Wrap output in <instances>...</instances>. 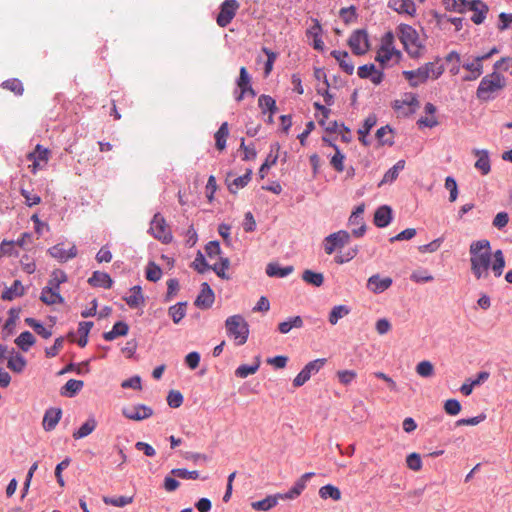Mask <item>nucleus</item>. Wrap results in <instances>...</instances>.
Here are the masks:
<instances>
[{"instance_id": "obj_3", "label": "nucleus", "mask_w": 512, "mask_h": 512, "mask_svg": "<svg viewBox=\"0 0 512 512\" xmlns=\"http://www.w3.org/2000/svg\"><path fill=\"white\" fill-rule=\"evenodd\" d=\"M226 333L234 338L236 345L241 346L246 343L249 336V325L240 314L229 316L225 321Z\"/></svg>"}, {"instance_id": "obj_4", "label": "nucleus", "mask_w": 512, "mask_h": 512, "mask_svg": "<svg viewBox=\"0 0 512 512\" xmlns=\"http://www.w3.org/2000/svg\"><path fill=\"white\" fill-rule=\"evenodd\" d=\"M404 49L412 58H419L425 51L427 34H397Z\"/></svg>"}, {"instance_id": "obj_54", "label": "nucleus", "mask_w": 512, "mask_h": 512, "mask_svg": "<svg viewBox=\"0 0 512 512\" xmlns=\"http://www.w3.org/2000/svg\"><path fill=\"white\" fill-rule=\"evenodd\" d=\"M319 495L322 499L331 498L334 501L340 500L341 492L334 485L326 484L319 489Z\"/></svg>"}, {"instance_id": "obj_7", "label": "nucleus", "mask_w": 512, "mask_h": 512, "mask_svg": "<svg viewBox=\"0 0 512 512\" xmlns=\"http://www.w3.org/2000/svg\"><path fill=\"white\" fill-rule=\"evenodd\" d=\"M351 234L346 230H339L324 238L323 246L326 254L330 255L335 250L344 247L350 242Z\"/></svg>"}, {"instance_id": "obj_34", "label": "nucleus", "mask_w": 512, "mask_h": 512, "mask_svg": "<svg viewBox=\"0 0 512 512\" xmlns=\"http://www.w3.org/2000/svg\"><path fill=\"white\" fill-rule=\"evenodd\" d=\"M20 311H21L20 308H15V307L11 308L8 311L9 317L6 320V322L3 326V329H2L3 338H7L14 334L15 324H16L17 319L19 318Z\"/></svg>"}, {"instance_id": "obj_51", "label": "nucleus", "mask_w": 512, "mask_h": 512, "mask_svg": "<svg viewBox=\"0 0 512 512\" xmlns=\"http://www.w3.org/2000/svg\"><path fill=\"white\" fill-rule=\"evenodd\" d=\"M40 300L46 305L63 304L65 301L59 291L45 292V288L41 291Z\"/></svg>"}, {"instance_id": "obj_28", "label": "nucleus", "mask_w": 512, "mask_h": 512, "mask_svg": "<svg viewBox=\"0 0 512 512\" xmlns=\"http://www.w3.org/2000/svg\"><path fill=\"white\" fill-rule=\"evenodd\" d=\"M129 332V325L124 321H117L114 323L112 329L103 333L105 341H113L118 337L126 336Z\"/></svg>"}, {"instance_id": "obj_40", "label": "nucleus", "mask_w": 512, "mask_h": 512, "mask_svg": "<svg viewBox=\"0 0 512 512\" xmlns=\"http://www.w3.org/2000/svg\"><path fill=\"white\" fill-rule=\"evenodd\" d=\"M302 280L313 287H320L324 283V275L310 269H306L302 273Z\"/></svg>"}, {"instance_id": "obj_46", "label": "nucleus", "mask_w": 512, "mask_h": 512, "mask_svg": "<svg viewBox=\"0 0 512 512\" xmlns=\"http://www.w3.org/2000/svg\"><path fill=\"white\" fill-rule=\"evenodd\" d=\"M258 106L262 110L263 114L269 112V114L274 115L277 112L276 101L269 95H260L258 98Z\"/></svg>"}, {"instance_id": "obj_24", "label": "nucleus", "mask_w": 512, "mask_h": 512, "mask_svg": "<svg viewBox=\"0 0 512 512\" xmlns=\"http://www.w3.org/2000/svg\"><path fill=\"white\" fill-rule=\"evenodd\" d=\"M68 281L67 274L61 269H54L51 278L45 286V292L59 291L60 285Z\"/></svg>"}, {"instance_id": "obj_23", "label": "nucleus", "mask_w": 512, "mask_h": 512, "mask_svg": "<svg viewBox=\"0 0 512 512\" xmlns=\"http://www.w3.org/2000/svg\"><path fill=\"white\" fill-rule=\"evenodd\" d=\"M26 365L27 361L25 357L16 352L14 348H11L7 367L15 373H21L25 369Z\"/></svg>"}, {"instance_id": "obj_52", "label": "nucleus", "mask_w": 512, "mask_h": 512, "mask_svg": "<svg viewBox=\"0 0 512 512\" xmlns=\"http://www.w3.org/2000/svg\"><path fill=\"white\" fill-rule=\"evenodd\" d=\"M0 87L13 92L16 96H21L24 93L23 83L18 78L5 80L0 84Z\"/></svg>"}, {"instance_id": "obj_11", "label": "nucleus", "mask_w": 512, "mask_h": 512, "mask_svg": "<svg viewBox=\"0 0 512 512\" xmlns=\"http://www.w3.org/2000/svg\"><path fill=\"white\" fill-rule=\"evenodd\" d=\"M369 34H351L347 40V44L350 47L354 55H364L370 50V41L368 39Z\"/></svg>"}, {"instance_id": "obj_8", "label": "nucleus", "mask_w": 512, "mask_h": 512, "mask_svg": "<svg viewBox=\"0 0 512 512\" xmlns=\"http://www.w3.org/2000/svg\"><path fill=\"white\" fill-rule=\"evenodd\" d=\"M50 154V150L41 144H37L34 150L27 154V160L32 162L30 167L33 174H36L43 165L47 164Z\"/></svg>"}, {"instance_id": "obj_63", "label": "nucleus", "mask_w": 512, "mask_h": 512, "mask_svg": "<svg viewBox=\"0 0 512 512\" xmlns=\"http://www.w3.org/2000/svg\"><path fill=\"white\" fill-rule=\"evenodd\" d=\"M359 252V247L355 245L350 247L344 254H338L334 257V261L337 264H344L354 259Z\"/></svg>"}, {"instance_id": "obj_26", "label": "nucleus", "mask_w": 512, "mask_h": 512, "mask_svg": "<svg viewBox=\"0 0 512 512\" xmlns=\"http://www.w3.org/2000/svg\"><path fill=\"white\" fill-rule=\"evenodd\" d=\"M294 271L292 265L281 266L277 262H271L266 266V274L273 278H284Z\"/></svg>"}, {"instance_id": "obj_47", "label": "nucleus", "mask_w": 512, "mask_h": 512, "mask_svg": "<svg viewBox=\"0 0 512 512\" xmlns=\"http://www.w3.org/2000/svg\"><path fill=\"white\" fill-rule=\"evenodd\" d=\"M252 177V169H247L245 174L239 176L233 180L231 184L228 185V190L232 194L237 193V189L244 188L251 181Z\"/></svg>"}, {"instance_id": "obj_64", "label": "nucleus", "mask_w": 512, "mask_h": 512, "mask_svg": "<svg viewBox=\"0 0 512 512\" xmlns=\"http://www.w3.org/2000/svg\"><path fill=\"white\" fill-rule=\"evenodd\" d=\"M416 372L421 377L429 378L434 374V366L430 361L423 360L417 364Z\"/></svg>"}, {"instance_id": "obj_27", "label": "nucleus", "mask_w": 512, "mask_h": 512, "mask_svg": "<svg viewBox=\"0 0 512 512\" xmlns=\"http://www.w3.org/2000/svg\"><path fill=\"white\" fill-rule=\"evenodd\" d=\"M377 117L375 114H369L368 117L364 120L362 127L358 130L359 141L364 146H369L370 141L367 139L368 134L371 129L376 125Z\"/></svg>"}, {"instance_id": "obj_42", "label": "nucleus", "mask_w": 512, "mask_h": 512, "mask_svg": "<svg viewBox=\"0 0 512 512\" xmlns=\"http://www.w3.org/2000/svg\"><path fill=\"white\" fill-rule=\"evenodd\" d=\"M260 367V357H255V362L253 364H242L237 367L235 370V376L238 378H246L252 374H255Z\"/></svg>"}, {"instance_id": "obj_18", "label": "nucleus", "mask_w": 512, "mask_h": 512, "mask_svg": "<svg viewBox=\"0 0 512 512\" xmlns=\"http://www.w3.org/2000/svg\"><path fill=\"white\" fill-rule=\"evenodd\" d=\"M280 144L278 142H274L270 144V151L259 168V176L261 179H264L267 171L271 168V166L277 163L279 158Z\"/></svg>"}, {"instance_id": "obj_41", "label": "nucleus", "mask_w": 512, "mask_h": 512, "mask_svg": "<svg viewBox=\"0 0 512 512\" xmlns=\"http://www.w3.org/2000/svg\"><path fill=\"white\" fill-rule=\"evenodd\" d=\"M229 135V126L227 122H223L214 135L215 147L217 150L222 151L226 148V141Z\"/></svg>"}, {"instance_id": "obj_9", "label": "nucleus", "mask_w": 512, "mask_h": 512, "mask_svg": "<svg viewBox=\"0 0 512 512\" xmlns=\"http://www.w3.org/2000/svg\"><path fill=\"white\" fill-rule=\"evenodd\" d=\"M239 8L240 4L237 0H225L220 6V11L216 18L217 24L220 27H226L234 18Z\"/></svg>"}, {"instance_id": "obj_48", "label": "nucleus", "mask_w": 512, "mask_h": 512, "mask_svg": "<svg viewBox=\"0 0 512 512\" xmlns=\"http://www.w3.org/2000/svg\"><path fill=\"white\" fill-rule=\"evenodd\" d=\"M90 371L89 361H83L79 364L70 362L67 364L60 372L59 375L68 373V372H75L77 375H84L87 374Z\"/></svg>"}, {"instance_id": "obj_16", "label": "nucleus", "mask_w": 512, "mask_h": 512, "mask_svg": "<svg viewBox=\"0 0 512 512\" xmlns=\"http://www.w3.org/2000/svg\"><path fill=\"white\" fill-rule=\"evenodd\" d=\"M393 220V210L389 205L379 206L374 213L373 223L378 228H385Z\"/></svg>"}, {"instance_id": "obj_44", "label": "nucleus", "mask_w": 512, "mask_h": 512, "mask_svg": "<svg viewBox=\"0 0 512 512\" xmlns=\"http://www.w3.org/2000/svg\"><path fill=\"white\" fill-rule=\"evenodd\" d=\"M393 56L400 57L401 52L398 51L397 49L379 48L375 60L380 64L381 68L384 69Z\"/></svg>"}, {"instance_id": "obj_19", "label": "nucleus", "mask_w": 512, "mask_h": 512, "mask_svg": "<svg viewBox=\"0 0 512 512\" xmlns=\"http://www.w3.org/2000/svg\"><path fill=\"white\" fill-rule=\"evenodd\" d=\"M393 281L390 277L382 278L379 274H375L369 277L367 281V288L375 294H380L387 290Z\"/></svg>"}, {"instance_id": "obj_62", "label": "nucleus", "mask_w": 512, "mask_h": 512, "mask_svg": "<svg viewBox=\"0 0 512 512\" xmlns=\"http://www.w3.org/2000/svg\"><path fill=\"white\" fill-rule=\"evenodd\" d=\"M239 150H242L244 152V155L242 157L243 161H251L254 160L257 156V151L255 149L254 143H250L249 145H246L245 138H241V143Z\"/></svg>"}, {"instance_id": "obj_36", "label": "nucleus", "mask_w": 512, "mask_h": 512, "mask_svg": "<svg viewBox=\"0 0 512 512\" xmlns=\"http://www.w3.org/2000/svg\"><path fill=\"white\" fill-rule=\"evenodd\" d=\"M131 295L124 297V301L130 308H137L144 303L145 298L140 285H135L130 289Z\"/></svg>"}, {"instance_id": "obj_1", "label": "nucleus", "mask_w": 512, "mask_h": 512, "mask_svg": "<svg viewBox=\"0 0 512 512\" xmlns=\"http://www.w3.org/2000/svg\"><path fill=\"white\" fill-rule=\"evenodd\" d=\"M471 272L477 279L487 278L491 265V243L487 239L473 241L469 247Z\"/></svg>"}, {"instance_id": "obj_32", "label": "nucleus", "mask_w": 512, "mask_h": 512, "mask_svg": "<svg viewBox=\"0 0 512 512\" xmlns=\"http://www.w3.org/2000/svg\"><path fill=\"white\" fill-rule=\"evenodd\" d=\"M25 294V288L20 280H14L12 285L6 288L2 294L1 299L3 301H12L16 297H21Z\"/></svg>"}, {"instance_id": "obj_13", "label": "nucleus", "mask_w": 512, "mask_h": 512, "mask_svg": "<svg viewBox=\"0 0 512 512\" xmlns=\"http://www.w3.org/2000/svg\"><path fill=\"white\" fill-rule=\"evenodd\" d=\"M498 50L494 47L488 53L477 56L474 61L463 64V68L473 73V77H464L465 81L476 80L483 72L481 62L488 59L492 54L497 53Z\"/></svg>"}, {"instance_id": "obj_21", "label": "nucleus", "mask_w": 512, "mask_h": 512, "mask_svg": "<svg viewBox=\"0 0 512 512\" xmlns=\"http://www.w3.org/2000/svg\"><path fill=\"white\" fill-rule=\"evenodd\" d=\"M87 282L92 287H102L104 289L112 288L114 283L108 273L101 271H94Z\"/></svg>"}, {"instance_id": "obj_10", "label": "nucleus", "mask_w": 512, "mask_h": 512, "mask_svg": "<svg viewBox=\"0 0 512 512\" xmlns=\"http://www.w3.org/2000/svg\"><path fill=\"white\" fill-rule=\"evenodd\" d=\"M122 415L129 420L141 421L151 417L153 409L144 404H136L122 408Z\"/></svg>"}, {"instance_id": "obj_20", "label": "nucleus", "mask_w": 512, "mask_h": 512, "mask_svg": "<svg viewBox=\"0 0 512 512\" xmlns=\"http://www.w3.org/2000/svg\"><path fill=\"white\" fill-rule=\"evenodd\" d=\"M237 87L239 88V94L235 95V99L237 102L243 100L244 96L247 93V90L250 89L251 77L246 69V67H241L239 70V77L236 80Z\"/></svg>"}, {"instance_id": "obj_57", "label": "nucleus", "mask_w": 512, "mask_h": 512, "mask_svg": "<svg viewBox=\"0 0 512 512\" xmlns=\"http://www.w3.org/2000/svg\"><path fill=\"white\" fill-rule=\"evenodd\" d=\"M471 1L467 0H443V5L448 10H453L457 12H465L469 9Z\"/></svg>"}, {"instance_id": "obj_5", "label": "nucleus", "mask_w": 512, "mask_h": 512, "mask_svg": "<svg viewBox=\"0 0 512 512\" xmlns=\"http://www.w3.org/2000/svg\"><path fill=\"white\" fill-rule=\"evenodd\" d=\"M148 233L164 244L171 243L173 239L172 233L167 226L164 217L159 212L154 214L150 222Z\"/></svg>"}, {"instance_id": "obj_43", "label": "nucleus", "mask_w": 512, "mask_h": 512, "mask_svg": "<svg viewBox=\"0 0 512 512\" xmlns=\"http://www.w3.org/2000/svg\"><path fill=\"white\" fill-rule=\"evenodd\" d=\"M303 324L304 323H303V319L301 316L290 317L286 321L280 322L278 324V331L281 334H287L293 328H302Z\"/></svg>"}, {"instance_id": "obj_50", "label": "nucleus", "mask_w": 512, "mask_h": 512, "mask_svg": "<svg viewBox=\"0 0 512 512\" xmlns=\"http://www.w3.org/2000/svg\"><path fill=\"white\" fill-rule=\"evenodd\" d=\"M92 321H82L79 323L78 326V334L79 339L77 341V344L79 347L84 348L88 343V336L90 333L91 328L93 327Z\"/></svg>"}, {"instance_id": "obj_53", "label": "nucleus", "mask_w": 512, "mask_h": 512, "mask_svg": "<svg viewBox=\"0 0 512 512\" xmlns=\"http://www.w3.org/2000/svg\"><path fill=\"white\" fill-rule=\"evenodd\" d=\"M351 309L347 305H337L334 306L330 313L328 320L332 325H335L341 318L348 315Z\"/></svg>"}, {"instance_id": "obj_31", "label": "nucleus", "mask_w": 512, "mask_h": 512, "mask_svg": "<svg viewBox=\"0 0 512 512\" xmlns=\"http://www.w3.org/2000/svg\"><path fill=\"white\" fill-rule=\"evenodd\" d=\"M84 382L82 380L70 379L60 389L61 396L73 398L83 388Z\"/></svg>"}, {"instance_id": "obj_61", "label": "nucleus", "mask_w": 512, "mask_h": 512, "mask_svg": "<svg viewBox=\"0 0 512 512\" xmlns=\"http://www.w3.org/2000/svg\"><path fill=\"white\" fill-rule=\"evenodd\" d=\"M388 132L389 133L393 132V129L389 125L380 127L376 131L375 137H376L379 145H382V146H384V145L392 146L394 144L393 138H385V135Z\"/></svg>"}, {"instance_id": "obj_55", "label": "nucleus", "mask_w": 512, "mask_h": 512, "mask_svg": "<svg viewBox=\"0 0 512 512\" xmlns=\"http://www.w3.org/2000/svg\"><path fill=\"white\" fill-rule=\"evenodd\" d=\"M162 276V269L153 261H149L145 269V277L150 282H157Z\"/></svg>"}, {"instance_id": "obj_15", "label": "nucleus", "mask_w": 512, "mask_h": 512, "mask_svg": "<svg viewBox=\"0 0 512 512\" xmlns=\"http://www.w3.org/2000/svg\"><path fill=\"white\" fill-rule=\"evenodd\" d=\"M314 475L315 473L313 472H307L303 474L299 479L296 480V482L293 484L289 491L281 493L282 499L293 500L299 497L303 490L305 489L307 481L311 479Z\"/></svg>"}, {"instance_id": "obj_37", "label": "nucleus", "mask_w": 512, "mask_h": 512, "mask_svg": "<svg viewBox=\"0 0 512 512\" xmlns=\"http://www.w3.org/2000/svg\"><path fill=\"white\" fill-rule=\"evenodd\" d=\"M96 427L97 421L93 416H91L79 427V429L73 432V438L75 440L85 438L90 435Z\"/></svg>"}, {"instance_id": "obj_59", "label": "nucleus", "mask_w": 512, "mask_h": 512, "mask_svg": "<svg viewBox=\"0 0 512 512\" xmlns=\"http://www.w3.org/2000/svg\"><path fill=\"white\" fill-rule=\"evenodd\" d=\"M335 154L330 159V164L335 171L341 173L344 171L345 155L341 152L339 146H334Z\"/></svg>"}, {"instance_id": "obj_58", "label": "nucleus", "mask_w": 512, "mask_h": 512, "mask_svg": "<svg viewBox=\"0 0 512 512\" xmlns=\"http://www.w3.org/2000/svg\"><path fill=\"white\" fill-rule=\"evenodd\" d=\"M191 267L199 274H204L211 269V265L208 264L201 251L197 252L195 260L191 263Z\"/></svg>"}, {"instance_id": "obj_45", "label": "nucleus", "mask_w": 512, "mask_h": 512, "mask_svg": "<svg viewBox=\"0 0 512 512\" xmlns=\"http://www.w3.org/2000/svg\"><path fill=\"white\" fill-rule=\"evenodd\" d=\"M25 323L44 339H48L52 336V331L47 329L42 322L35 318L28 317L25 319Z\"/></svg>"}, {"instance_id": "obj_22", "label": "nucleus", "mask_w": 512, "mask_h": 512, "mask_svg": "<svg viewBox=\"0 0 512 512\" xmlns=\"http://www.w3.org/2000/svg\"><path fill=\"white\" fill-rule=\"evenodd\" d=\"M388 6L399 14L414 16L416 7L412 0H389Z\"/></svg>"}, {"instance_id": "obj_2", "label": "nucleus", "mask_w": 512, "mask_h": 512, "mask_svg": "<svg viewBox=\"0 0 512 512\" xmlns=\"http://www.w3.org/2000/svg\"><path fill=\"white\" fill-rule=\"evenodd\" d=\"M505 86V77L494 71L481 79L476 91V96L479 100L484 102L493 100L496 97L494 93L503 89Z\"/></svg>"}, {"instance_id": "obj_17", "label": "nucleus", "mask_w": 512, "mask_h": 512, "mask_svg": "<svg viewBox=\"0 0 512 512\" xmlns=\"http://www.w3.org/2000/svg\"><path fill=\"white\" fill-rule=\"evenodd\" d=\"M62 417V409L59 407L48 408L43 416L42 426L47 432L55 429Z\"/></svg>"}, {"instance_id": "obj_14", "label": "nucleus", "mask_w": 512, "mask_h": 512, "mask_svg": "<svg viewBox=\"0 0 512 512\" xmlns=\"http://www.w3.org/2000/svg\"><path fill=\"white\" fill-rule=\"evenodd\" d=\"M215 300V295L207 282L201 284V290L194 302L195 306L200 309H209Z\"/></svg>"}, {"instance_id": "obj_25", "label": "nucleus", "mask_w": 512, "mask_h": 512, "mask_svg": "<svg viewBox=\"0 0 512 512\" xmlns=\"http://www.w3.org/2000/svg\"><path fill=\"white\" fill-rule=\"evenodd\" d=\"M467 11L472 12L470 19L475 24H480L485 19V15L488 11V8L483 2L478 0H472Z\"/></svg>"}, {"instance_id": "obj_29", "label": "nucleus", "mask_w": 512, "mask_h": 512, "mask_svg": "<svg viewBox=\"0 0 512 512\" xmlns=\"http://www.w3.org/2000/svg\"><path fill=\"white\" fill-rule=\"evenodd\" d=\"M330 55L338 62L342 71L348 75H352L354 72V64L347 59L349 54L347 51L333 50Z\"/></svg>"}, {"instance_id": "obj_12", "label": "nucleus", "mask_w": 512, "mask_h": 512, "mask_svg": "<svg viewBox=\"0 0 512 512\" xmlns=\"http://www.w3.org/2000/svg\"><path fill=\"white\" fill-rule=\"evenodd\" d=\"M402 75L412 88H416L428 80V66L424 64L415 70H404Z\"/></svg>"}, {"instance_id": "obj_60", "label": "nucleus", "mask_w": 512, "mask_h": 512, "mask_svg": "<svg viewBox=\"0 0 512 512\" xmlns=\"http://www.w3.org/2000/svg\"><path fill=\"white\" fill-rule=\"evenodd\" d=\"M104 503L115 507H124L133 502L132 496H108L104 497Z\"/></svg>"}, {"instance_id": "obj_33", "label": "nucleus", "mask_w": 512, "mask_h": 512, "mask_svg": "<svg viewBox=\"0 0 512 512\" xmlns=\"http://www.w3.org/2000/svg\"><path fill=\"white\" fill-rule=\"evenodd\" d=\"M506 265L505 257L501 249L492 252L490 268L495 277H500Z\"/></svg>"}, {"instance_id": "obj_56", "label": "nucleus", "mask_w": 512, "mask_h": 512, "mask_svg": "<svg viewBox=\"0 0 512 512\" xmlns=\"http://www.w3.org/2000/svg\"><path fill=\"white\" fill-rule=\"evenodd\" d=\"M219 261V264L211 265V270H213L219 278L228 280L230 277L225 271L230 267V260L227 257H220Z\"/></svg>"}, {"instance_id": "obj_49", "label": "nucleus", "mask_w": 512, "mask_h": 512, "mask_svg": "<svg viewBox=\"0 0 512 512\" xmlns=\"http://www.w3.org/2000/svg\"><path fill=\"white\" fill-rule=\"evenodd\" d=\"M187 302H178L168 309V314L175 324H178L186 315Z\"/></svg>"}, {"instance_id": "obj_6", "label": "nucleus", "mask_w": 512, "mask_h": 512, "mask_svg": "<svg viewBox=\"0 0 512 512\" xmlns=\"http://www.w3.org/2000/svg\"><path fill=\"white\" fill-rule=\"evenodd\" d=\"M326 361L325 358H319L308 362L293 379V386L295 388L303 386L313 374H316L324 367Z\"/></svg>"}, {"instance_id": "obj_39", "label": "nucleus", "mask_w": 512, "mask_h": 512, "mask_svg": "<svg viewBox=\"0 0 512 512\" xmlns=\"http://www.w3.org/2000/svg\"><path fill=\"white\" fill-rule=\"evenodd\" d=\"M404 167H405L404 160L397 161L393 167H391L390 169H388L385 172L383 179L381 180L379 186H381L382 184L394 182L398 178L400 171H402L404 169Z\"/></svg>"}, {"instance_id": "obj_38", "label": "nucleus", "mask_w": 512, "mask_h": 512, "mask_svg": "<svg viewBox=\"0 0 512 512\" xmlns=\"http://www.w3.org/2000/svg\"><path fill=\"white\" fill-rule=\"evenodd\" d=\"M36 343V338L30 331H23L15 339V344L23 352H27Z\"/></svg>"}, {"instance_id": "obj_35", "label": "nucleus", "mask_w": 512, "mask_h": 512, "mask_svg": "<svg viewBox=\"0 0 512 512\" xmlns=\"http://www.w3.org/2000/svg\"><path fill=\"white\" fill-rule=\"evenodd\" d=\"M478 157L475 162V168L481 171L482 175H487L491 171L490 158L487 150H474Z\"/></svg>"}, {"instance_id": "obj_30", "label": "nucleus", "mask_w": 512, "mask_h": 512, "mask_svg": "<svg viewBox=\"0 0 512 512\" xmlns=\"http://www.w3.org/2000/svg\"><path fill=\"white\" fill-rule=\"evenodd\" d=\"M279 499H282L281 493L268 495L262 500L252 502L251 506L256 511H268L278 504Z\"/></svg>"}]
</instances>
